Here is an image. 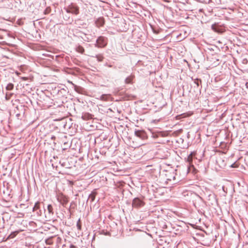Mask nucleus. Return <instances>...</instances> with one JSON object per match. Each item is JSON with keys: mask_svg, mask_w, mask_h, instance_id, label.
<instances>
[{"mask_svg": "<svg viewBox=\"0 0 248 248\" xmlns=\"http://www.w3.org/2000/svg\"><path fill=\"white\" fill-rule=\"evenodd\" d=\"M132 205L133 207L139 208L145 205V202L140 198H136L133 199Z\"/></svg>", "mask_w": 248, "mask_h": 248, "instance_id": "1", "label": "nucleus"}, {"mask_svg": "<svg viewBox=\"0 0 248 248\" xmlns=\"http://www.w3.org/2000/svg\"><path fill=\"white\" fill-rule=\"evenodd\" d=\"M58 201L63 205H65L69 202L68 198L62 193L57 196Z\"/></svg>", "mask_w": 248, "mask_h": 248, "instance_id": "2", "label": "nucleus"}, {"mask_svg": "<svg viewBox=\"0 0 248 248\" xmlns=\"http://www.w3.org/2000/svg\"><path fill=\"white\" fill-rule=\"evenodd\" d=\"M107 44V39L102 36L99 37L96 41V45L99 47H103L105 46Z\"/></svg>", "mask_w": 248, "mask_h": 248, "instance_id": "3", "label": "nucleus"}, {"mask_svg": "<svg viewBox=\"0 0 248 248\" xmlns=\"http://www.w3.org/2000/svg\"><path fill=\"white\" fill-rule=\"evenodd\" d=\"M67 12L75 15H78L79 13V9L78 7L72 6L67 10Z\"/></svg>", "mask_w": 248, "mask_h": 248, "instance_id": "4", "label": "nucleus"}, {"mask_svg": "<svg viewBox=\"0 0 248 248\" xmlns=\"http://www.w3.org/2000/svg\"><path fill=\"white\" fill-rule=\"evenodd\" d=\"M135 134L137 137H138L141 139H145L146 138L145 133L143 131H141V130L136 131L135 132Z\"/></svg>", "mask_w": 248, "mask_h": 248, "instance_id": "5", "label": "nucleus"}, {"mask_svg": "<svg viewBox=\"0 0 248 248\" xmlns=\"http://www.w3.org/2000/svg\"><path fill=\"white\" fill-rule=\"evenodd\" d=\"M196 155V153L195 152H192L187 157V161L189 163V165L193 166L192 164V158Z\"/></svg>", "mask_w": 248, "mask_h": 248, "instance_id": "6", "label": "nucleus"}, {"mask_svg": "<svg viewBox=\"0 0 248 248\" xmlns=\"http://www.w3.org/2000/svg\"><path fill=\"white\" fill-rule=\"evenodd\" d=\"M133 78H134V76H132L127 77L125 80V83H126V84L131 83Z\"/></svg>", "mask_w": 248, "mask_h": 248, "instance_id": "7", "label": "nucleus"}, {"mask_svg": "<svg viewBox=\"0 0 248 248\" xmlns=\"http://www.w3.org/2000/svg\"><path fill=\"white\" fill-rule=\"evenodd\" d=\"M21 231H15L12 232L8 236V238H13Z\"/></svg>", "mask_w": 248, "mask_h": 248, "instance_id": "8", "label": "nucleus"}, {"mask_svg": "<svg viewBox=\"0 0 248 248\" xmlns=\"http://www.w3.org/2000/svg\"><path fill=\"white\" fill-rule=\"evenodd\" d=\"M76 50L77 52H79L81 54H82L84 52V48L81 46H78L76 48Z\"/></svg>", "mask_w": 248, "mask_h": 248, "instance_id": "9", "label": "nucleus"}, {"mask_svg": "<svg viewBox=\"0 0 248 248\" xmlns=\"http://www.w3.org/2000/svg\"><path fill=\"white\" fill-rule=\"evenodd\" d=\"M96 195V192H94V191L92 192V193L90 195L89 198L91 199L92 201H94Z\"/></svg>", "mask_w": 248, "mask_h": 248, "instance_id": "10", "label": "nucleus"}, {"mask_svg": "<svg viewBox=\"0 0 248 248\" xmlns=\"http://www.w3.org/2000/svg\"><path fill=\"white\" fill-rule=\"evenodd\" d=\"M14 88V84L12 83H9L6 87V89L7 90H12Z\"/></svg>", "mask_w": 248, "mask_h": 248, "instance_id": "11", "label": "nucleus"}, {"mask_svg": "<svg viewBox=\"0 0 248 248\" xmlns=\"http://www.w3.org/2000/svg\"><path fill=\"white\" fill-rule=\"evenodd\" d=\"M53 207L51 204H49L47 206V210L50 214H53Z\"/></svg>", "mask_w": 248, "mask_h": 248, "instance_id": "12", "label": "nucleus"}, {"mask_svg": "<svg viewBox=\"0 0 248 248\" xmlns=\"http://www.w3.org/2000/svg\"><path fill=\"white\" fill-rule=\"evenodd\" d=\"M46 243L47 245H52L53 244V241L52 238H49L46 240Z\"/></svg>", "mask_w": 248, "mask_h": 248, "instance_id": "13", "label": "nucleus"}, {"mask_svg": "<svg viewBox=\"0 0 248 248\" xmlns=\"http://www.w3.org/2000/svg\"><path fill=\"white\" fill-rule=\"evenodd\" d=\"M39 207H40V202H37L35 203V205H34V207L33 208V211H35V210L38 209L39 208Z\"/></svg>", "mask_w": 248, "mask_h": 248, "instance_id": "14", "label": "nucleus"}, {"mask_svg": "<svg viewBox=\"0 0 248 248\" xmlns=\"http://www.w3.org/2000/svg\"><path fill=\"white\" fill-rule=\"evenodd\" d=\"M77 226L78 229L79 230H81V221H80V219H79L78 220L77 222Z\"/></svg>", "mask_w": 248, "mask_h": 248, "instance_id": "15", "label": "nucleus"}, {"mask_svg": "<svg viewBox=\"0 0 248 248\" xmlns=\"http://www.w3.org/2000/svg\"><path fill=\"white\" fill-rule=\"evenodd\" d=\"M98 22H100V26H102L104 24V21L102 19H98L97 24H98Z\"/></svg>", "mask_w": 248, "mask_h": 248, "instance_id": "16", "label": "nucleus"}, {"mask_svg": "<svg viewBox=\"0 0 248 248\" xmlns=\"http://www.w3.org/2000/svg\"><path fill=\"white\" fill-rule=\"evenodd\" d=\"M212 28L215 31H217V32L218 31L217 29V26L216 25H213L212 26Z\"/></svg>", "mask_w": 248, "mask_h": 248, "instance_id": "17", "label": "nucleus"}, {"mask_svg": "<svg viewBox=\"0 0 248 248\" xmlns=\"http://www.w3.org/2000/svg\"><path fill=\"white\" fill-rule=\"evenodd\" d=\"M97 58L98 59L99 61H102L103 59V57L102 56H100V55L97 56Z\"/></svg>", "mask_w": 248, "mask_h": 248, "instance_id": "18", "label": "nucleus"}, {"mask_svg": "<svg viewBox=\"0 0 248 248\" xmlns=\"http://www.w3.org/2000/svg\"><path fill=\"white\" fill-rule=\"evenodd\" d=\"M11 95V94L9 95L8 93H6V99H7V100L9 99Z\"/></svg>", "mask_w": 248, "mask_h": 248, "instance_id": "19", "label": "nucleus"}, {"mask_svg": "<svg viewBox=\"0 0 248 248\" xmlns=\"http://www.w3.org/2000/svg\"><path fill=\"white\" fill-rule=\"evenodd\" d=\"M238 167V166H237V165H235V163H234V164H232V165H231V167H232V168H236V167Z\"/></svg>", "mask_w": 248, "mask_h": 248, "instance_id": "20", "label": "nucleus"}, {"mask_svg": "<svg viewBox=\"0 0 248 248\" xmlns=\"http://www.w3.org/2000/svg\"><path fill=\"white\" fill-rule=\"evenodd\" d=\"M26 79H27V78H23V79H24V80H26Z\"/></svg>", "mask_w": 248, "mask_h": 248, "instance_id": "21", "label": "nucleus"}]
</instances>
